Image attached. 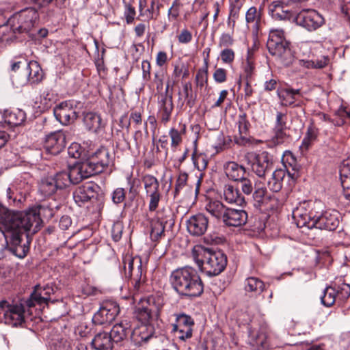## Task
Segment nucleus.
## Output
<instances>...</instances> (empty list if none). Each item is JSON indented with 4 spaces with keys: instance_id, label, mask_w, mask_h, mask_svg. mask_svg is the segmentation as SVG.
Returning <instances> with one entry per match:
<instances>
[{
    "instance_id": "1",
    "label": "nucleus",
    "mask_w": 350,
    "mask_h": 350,
    "mask_svg": "<svg viewBox=\"0 0 350 350\" xmlns=\"http://www.w3.org/2000/svg\"><path fill=\"white\" fill-rule=\"evenodd\" d=\"M48 213L52 217V210L46 206L38 205L25 212H13L0 202V230L3 233L9 250L19 258H25L29 250V243L21 244L22 235L25 232L32 230L37 232L42 222V217Z\"/></svg>"
},
{
    "instance_id": "2",
    "label": "nucleus",
    "mask_w": 350,
    "mask_h": 350,
    "mask_svg": "<svg viewBox=\"0 0 350 350\" xmlns=\"http://www.w3.org/2000/svg\"><path fill=\"white\" fill-rule=\"evenodd\" d=\"M170 282L175 291L182 297H199L204 291V284L200 275L191 267L172 271Z\"/></svg>"
},
{
    "instance_id": "3",
    "label": "nucleus",
    "mask_w": 350,
    "mask_h": 350,
    "mask_svg": "<svg viewBox=\"0 0 350 350\" xmlns=\"http://www.w3.org/2000/svg\"><path fill=\"white\" fill-rule=\"evenodd\" d=\"M191 256L200 271L210 277L219 275L227 265V257L223 252L200 245L193 247Z\"/></svg>"
},
{
    "instance_id": "4",
    "label": "nucleus",
    "mask_w": 350,
    "mask_h": 350,
    "mask_svg": "<svg viewBox=\"0 0 350 350\" xmlns=\"http://www.w3.org/2000/svg\"><path fill=\"white\" fill-rule=\"evenodd\" d=\"M142 183L146 192V197L148 201V211L152 213L155 212L153 219L166 224L170 215H167L164 208L157 210L163 198L158 179L153 175L146 174L142 177Z\"/></svg>"
},
{
    "instance_id": "5",
    "label": "nucleus",
    "mask_w": 350,
    "mask_h": 350,
    "mask_svg": "<svg viewBox=\"0 0 350 350\" xmlns=\"http://www.w3.org/2000/svg\"><path fill=\"white\" fill-rule=\"evenodd\" d=\"M267 48L271 55L278 57L284 65L288 66L292 63L293 55L282 29L269 30Z\"/></svg>"
},
{
    "instance_id": "6",
    "label": "nucleus",
    "mask_w": 350,
    "mask_h": 350,
    "mask_svg": "<svg viewBox=\"0 0 350 350\" xmlns=\"http://www.w3.org/2000/svg\"><path fill=\"white\" fill-rule=\"evenodd\" d=\"M38 18L37 10L27 8L13 14L8 19V23L14 33H29L38 24Z\"/></svg>"
},
{
    "instance_id": "7",
    "label": "nucleus",
    "mask_w": 350,
    "mask_h": 350,
    "mask_svg": "<svg viewBox=\"0 0 350 350\" xmlns=\"http://www.w3.org/2000/svg\"><path fill=\"white\" fill-rule=\"evenodd\" d=\"M161 306L153 296L140 298L134 311L135 318L142 324H150L159 315Z\"/></svg>"
},
{
    "instance_id": "8",
    "label": "nucleus",
    "mask_w": 350,
    "mask_h": 350,
    "mask_svg": "<svg viewBox=\"0 0 350 350\" xmlns=\"http://www.w3.org/2000/svg\"><path fill=\"white\" fill-rule=\"evenodd\" d=\"M350 296V285L346 283L340 284H334L327 286L321 297L322 304L326 307H330L335 303L340 305L343 304Z\"/></svg>"
},
{
    "instance_id": "9",
    "label": "nucleus",
    "mask_w": 350,
    "mask_h": 350,
    "mask_svg": "<svg viewBox=\"0 0 350 350\" xmlns=\"http://www.w3.org/2000/svg\"><path fill=\"white\" fill-rule=\"evenodd\" d=\"M245 159L252 171L260 178L264 177L272 168L271 159L266 151L259 154L254 152H247Z\"/></svg>"
},
{
    "instance_id": "10",
    "label": "nucleus",
    "mask_w": 350,
    "mask_h": 350,
    "mask_svg": "<svg viewBox=\"0 0 350 350\" xmlns=\"http://www.w3.org/2000/svg\"><path fill=\"white\" fill-rule=\"evenodd\" d=\"M120 312V306L113 300L102 302L99 310L94 314L92 322L95 325H105L111 323Z\"/></svg>"
},
{
    "instance_id": "11",
    "label": "nucleus",
    "mask_w": 350,
    "mask_h": 350,
    "mask_svg": "<svg viewBox=\"0 0 350 350\" xmlns=\"http://www.w3.org/2000/svg\"><path fill=\"white\" fill-rule=\"evenodd\" d=\"M86 161L91 167L94 175H96L102 173L113 164V159L108 149L101 146L92 153Z\"/></svg>"
},
{
    "instance_id": "12",
    "label": "nucleus",
    "mask_w": 350,
    "mask_h": 350,
    "mask_svg": "<svg viewBox=\"0 0 350 350\" xmlns=\"http://www.w3.org/2000/svg\"><path fill=\"white\" fill-rule=\"evenodd\" d=\"M311 202L304 201L293 211V217L299 228L307 227L312 229L310 224L314 221L317 212L312 208Z\"/></svg>"
},
{
    "instance_id": "13",
    "label": "nucleus",
    "mask_w": 350,
    "mask_h": 350,
    "mask_svg": "<svg viewBox=\"0 0 350 350\" xmlns=\"http://www.w3.org/2000/svg\"><path fill=\"white\" fill-rule=\"evenodd\" d=\"M194 325V321L191 316L185 314H176L172 332L178 340L185 342L192 337Z\"/></svg>"
},
{
    "instance_id": "14",
    "label": "nucleus",
    "mask_w": 350,
    "mask_h": 350,
    "mask_svg": "<svg viewBox=\"0 0 350 350\" xmlns=\"http://www.w3.org/2000/svg\"><path fill=\"white\" fill-rule=\"evenodd\" d=\"M299 25L310 31L317 30L325 23L323 17L314 10H303L297 16Z\"/></svg>"
},
{
    "instance_id": "15",
    "label": "nucleus",
    "mask_w": 350,
    "mask_h": 350,
    "mask_svg": "<svg viewBox=\"0 0 350 350\" xmlns=\"http://www.w3.org/2000/svg\"><path fill=\"white\" fill-rule=\"evenodd\" d=\"M338 215V213L336 211H327L320 215H317V213L314 221L310 224V226L312 228L334 230L339 224Z\"/></svg>"
},
{
    "instance_id": "16",
    "label": "nucleus",
    "mask_w": 350,
    "mask_h": 350,
    "mask_svg": "<svg viewBox=\"0 0 350 350\" xmlns=\"http://www.w3.org/2000/svg\"><path fill=\"white\" fill-rule=\"evenodd\" d=\"M66 135L63 131L51 133L45 137L44 147L51 154L60 153L66 147Z\"/></svg>"
},
{
    "instance_id": "17",
    "label": "nucleus",
    "mask_w": 350,
    "mask_h": 350,
    "mask_svg": "<svg viewBox=\"0 0 350 350\" xmlns=\"http://www.w3.org/2000/svg\"><path fill=\"white\" fill-rule=\"evenodd\" d=\"M2 321L5 324L13 327L21 325L24 321V307L21 304H9L6 301V306L3 308Z\"/></svg>"
},
{
    "instance_id": "18",
    "label": "nucleus",
    "mask_w": 350,
    "mask_h": 350,
    "mask_svg": "<svg viewBox=\"0 0 350 350\" xmlns=\"http://www.w3.org/2000/svg\"><path fill=\"white\" fill-rule=\"evenodd\" d=\"M54 115L62 124L68 125L73 122L77 118L76 108L70 101H64L57 105Z\"/></svg>"
},
{
    "instance_id": "19",
    "label": "nucleus",
    "mask_w": 350,
    "mask_h": 350,
    "mask_svg": "<svg viewBox=\"0 0 350 350\" xmlns=\"http://www.w3.org/2000/svg\"><path fill=\"white\" fill-rule=\"evenodd\" d=\"M269 14L275 21H290L294 17V12L282 1L276 0L270 3L268 8Z\"/></svg>"
},
{
    "instance_id": "20",
    "label": "nucleus",
    "mask_w": 350,
    "mask_h": 350,
    "mask_svg": "<svg viewBox=\"0 0 350 350\" xmlns=\"http://www.w3.org/2000/svg\"><path fill=\"white\" fill-rule=\"evenodd\" d=\"M53 288L48 284L44 287L36 285L29 299L26 301L27 305L28 307H33L36 304H47L51 300V295L53 294Z\"/></svg>"
},
{
    "instance_id": "21",
    "label": "nucleus",
    "mask_w": 350,
    "mask_h": 350,
    "mask_svg": "<svg viewBox=\"0 0 350 350\" xmlns=\"http://www.w3.org/2000/svg\"><path fill=\"white\" fill-rule=\"evenodd\" d=\"M208 226V218L202 213L192 215L187 221V228L190 234L196 237L203 235Z\"/></svg>"
},
{
    "instance_id": "22",
    "label": "nucleus",
    "mask_w": 350,
    "mask_h": 350,
    "mask_svg": "<svg viewBox=\"0 0 350 350\" xmlns=\"http://www.w3.org/2000/svg\"><path fill=\"white\" fill-rule=\"evenodd\" d=\"M262 11L255 6L250 7L245 13V22L248 27H252V36L258 38L262 24Z\"/></svg>"
},
{
    "instance_id": "23",
    "label": "nucleus",
    "mask_w": 350,
    "mask_h": 350,
    "mask_svg": "<svg viewBox=\"0 0 350 350\" xmlns=\"http://www.w3.org/2000/svg\"><path fill=\"white\" fill-rule=\"evenodd\" d=\"M72 184L76 185L81 182L83 179L94 176L91 167L88 165L87 161L77 163L69 168L67 172Z\"/></svg>"
},
{
    "instance_id": "24",
    "label": "nucleus",
    "mask_w": 350,
    "mask_h": 350,
    "mask_svg": "<svg viewBox=\"0 0 350 350\" xmlns=\"http://www.w3.org/2000/svg\"><path fill=\"white\" fill-rule=\"evenodd\" d=\"M247 217L245 211L228 207L222 221L227 226L240 227L246 224Z\"/></svg>"
},
{
    "instance_id": "25",
    "label": "nucleus",
    "mask_w": 350,
    "mask_h": 350,
    "mask_svg": "<svg viewBox=\"0 0 350 350\" xmlns=\"http://www.w3.org/2000/svg\"><path fill=\"white\" fill-rule=\"evenodd\" d=\"M98 187V186L93 183H88L79 187L73 193L75 202L79 206H82L95 197Z\"/></svg>"
},
{
    "instance_id": "26",
    "label": "nucleus",
    "mask_w": 350,
    "mask_h": 350,
    "mask_svg": "<svg viewBox=\"0 0 350 350\" xmlns=\"http://www.w3.org/2000/svg\"><path fill=\"white\" fill-rule=\"evenodd\" d=\"M169 85L165 88V94L161 96L159 101V116L161 122L166 124L171 119V116L174 109L172 96H167Z\"/></svg>"
},
{
    "instance_id": "27",
    "label": "nucleus",
    "mask_w": 350,
    "mask_h": 350,
    "mask_svg": "<svg viewBox=\"0 0 350 350\" xmlns=\"http://www.w3.org/2000/svg\"><path fill=\"white\" fill-rule=\"evenodd\" d=\"M329 60L327 55L318 57L314 52H310L307 57L298 59V65L308 69H322L329 64Z\"/></svg>"
},
{
    "instance_id": "28",
    "label": "nucleus",
    "mask_w": 350,
    "mask_h": 350,
    "mask_svg": "<svg viewBox=\"0 0 350 350\" xmlns=\"http://www.w3.org/2000/svg\"><path fill=\"white\" fill-rule=\"evenodd\" d=\"M237 124L239 129V137H234V142L241 146H245L250 143V123L247 120L245 113H242L239 115Z\"/></svg>"
},
{
    "instance_id": "29",
    "label": "nucleus",
    "mask_w": 350,
    "mask_h": 350,
    "mask_svg": "<svg viewBox=\"0 0 350 350\" xmlns=\"http://www.w3.org/2000/svg\"><path fill=\"white\" fill-rule=\"evenodd\" d=\"M153 334V327L150 324H142L131 329V340L135 345L141 346L150 339Z\"/></svg>"
},
{
    "instance_id": "30",
    "label": "nucleus",
    "mask_w": 350,
    "mask_h": 350,
    "mask_svg": "<svg viewBox=\"0 0 350 350\" xmlns=\"http://www.w3.org/2000/svg\"><path fill=\"white\" fill-rule=\"evenodd\" d=\"M243 289L247 296L249 297H256L265 291V284L260 278L251 276L245 280Z\"/></svg>"
},
{
    "instance_id": "31",
    "label": "nucleus",
    "mask_w": 350,
    "mask_h": 350,
    "mask_svg": "<svg viewBox=\"0 0 350 350\" xmlns=\"http://www.w3.org/2000/svg\"><path fill=\"white\" fill-rule=\"evenodd\" d=\"M124 269L128 277L144 275L142 259L139 256H126L123 259Z\"/></svg>"
},
{
    "instance_id": "32",
    "label": "nucleus",
    "mask_w": 350,
    "mask_h": 350,
    "mask_svg": "<svg viewBox=\"0 0 350 350\" xmlns=\"http://www.w3.org/2000/svg\"><path fill=\"white\" fill-rule=\"evenodd\" d=\"M114 344L111 334L107 332L96 334L91 341V347L94 350H113Z\"/></svg>"
},
{
    "instance_id": "33",
    "label": "nucleus",
    "mask_w": 350,
    "mask_h": 350,
    "mask_svg": "<svg viewBox=\"0 0 350 350\" xmlns=\"http://www.w3.org/2000/svg\"><path fill=\"white\" fill-rule=\"evenodd\" d=\"M109 333L111 334V338L115 343L127 340L128 336L131 334L130 322L124 320L115 324Z\"/></svg>"
},
{
    "instance_id": "34",
    "label": "nucleus",
    "mask_w": 350,
    "mask_h": 350,
    "mask_svg": "<svg viewBox=\"0 0 350 350\" xmlns=\"http://www.w3.org/2000/svg\"><path fill=\"white\" fill-rule=\"evenodd\" d=\"M182 89L178 92V103L183 106L186 104L189 108H192L196 101V94L193 92L192 84L190 81L182 83Z\"/></svg>"
},
{
    "instance_id": "35",
    "label": "nucleus",
    "mask_w": 350,
    "mask_h": 350,
    "mask_svg": "<svg viewBox=\"0 0 350 350\" xmlns=\"http://www.w3.org/2000/svg\"><path fill=\"white\" fill-rule=\"evenodd\" d=\"M224 198L228 203L235 204L239 206H243L246 203L245 198L239 188L230 184L224 186Z\"/></svg>"
},
{
    "instance_id": "36",
    "label": "nucleus",
    "mask_w": 350,
    "mask_h": 350,
    "mask_svg": "<svg viewBox=\"0 0 350 350\" xmlns=\"http://www.w3.org/2000/svg\"><path fill=\"white\" fill-rule=\"evenodd\" d=\"M286 174L293 178L291 174L286 169L280 168L275 170L267 182L269 189L272 192H279L282 188L283 180Z\"/></svg>"
},
{
    "instance_id": "37",
    "label": "nucleus",
    "mask_w": 350,
    "mask_h": 350,
    "mask_svg": "<svg viewBox=\"0 0 350 350\" xmlns=\"http://www.w3.org/2000/svg\"><path fill=\"white\" fill-rule=\"evenodd\" d=\"M227 177L232 181H238L245 175V168L234 161H228L224 165Z\"/></svg>"
},
{
    "instance_id": "38",
    "label": "nucleus",
    "mask_w": 350,
    "mask_h": 350,
    "mask_svg": "<svg viewBox=\"0 0 350 350\" xmlns=\"http://www.w3.org/2000/svg\"><path fill=\"white\" fill-rule=\"evenodd\" d=\"M227 208L221 201L217 200H207L204 206L211 215L221 221Z\"/></svg>"
},
{
    "instance_id": "39",
    "label": "nucleus",
    "mask_w": 350,
    "mask_h": 350,
    "mask_svg": "<svg viewBox=\"0 0 350 350\" xmlns=\"http://www.w3.org/2000/svg\"><path fill=\"white\" fill-rule=\"evenodd\" d=\"M319 134V129L316 127L313 121H311L308 126L304 137L302 140L300 148L304 150H308L312 145L317 140Z\"/></svg>"
},
{
    "instance_id": "40",
    "label": "nucleus",
    "mask_w": 350,
    "mask_h": 350,
    "mask_svg": "<svg viewBox=\"0 0 350 350\" xmlns=\"http://www.w3.org/2000/svg\"><path fill=\"white\" fill-rule=\"evenodd\" d=\"M131 278L132 289L130 291L129 297H125L126 299L131 300V304H135L137 301V296L143 292L144 289L145 275H141L140 276L133 275Z\"/></svg>"
},
{
    "instance_id": "41",
    "label": "nucleus",
    "mask_w": 350,
    "mask_h": 350,
    "mask_svg": "<svg viewBox=\"0 0 350 350\" xmlns=\"http://www.w3.org/2000/svg\"><path fill=\"white\" fill-rule=\"evenodd\" d=\"M83 124L88 131L94 133L103 126L100 116L94 112H88L84 114Z\"/></svg>"
},
{
    "instance_id": "42",
    "label": "nucleus",
    "mask_w": 350,
    "mask_h": 350,
    "mask_svg": "<svg viewBox=\"0 0 350 350\" xmlns=\"http://www.w3.org/2000/svg\"><path fill=\"white\" fill-rule=\"evenodd\" d=\"M185 124L179 123L177 128L172 127L169 131V136L171 139V147L175 150L183 142V135L186 133Z\"/></svg>"
},
{
    "instance_id": "43",
    "label": "nucleus",
    "mask_w": 350,
    "mask_h": 350,
    "mask_svg": "<svg viewBox=\"0 0 350 350\" xmlns=\"http://www.w3.org/2000/svg\"><path fill=\"white\" fill-rule=\"evenodd\" d=\"M27 72L28 80L32 83L40 82L43 78V72L39 64L36 61H31L27 64Z\"/></svg>"
},
{
    "instance_id": "44",
    "label": "nucleus",
    "mask_w": 350,
    "mask_h": 350,
    "mask_svg": "<svg viewBox=\"0 0 350 350\" xmlns=\"http://www.w3.org/2000/svg\"><path fill=\"white\" fill-rule=\"evenodd\" d=\"M301 95L300 89L286 88L282 89L278 94L279 97L285 106H291L297 100V96Z\"/></svg>"
},
{
    "instance_id": "45",
    "label": "nucleus",
    "mask_w": 350,
    "mask_h": 350,
    "mask_svg": "<svg viewBox=\"0 0 350 350\" xmlns=\"http://www.w3.org/2000/svg\"><path fill=\"white\" fill-rule=\"evenodd\" d=\"M150 226V239L153 241H157L164 237L165 224L153 218L149 221Z\"/></svg>"
},
{
    "instance_id": "46",
    "label": "nucleus",
    "mask_w": 350,
    "mask_h": 350,
    "mask_svg": "<svg viewBox=\"0 0 350 350\" xmlns=\"http://www.w3.org/2000/svg\"><path fill=\"white\" fill-rule=\"evenodd\" d=\"M148 122L144 123V130L136 129L133 133V139L136 148H139L148 143L149 132L148 131Z\"/></svg>"
},
{
    "instance_id": "47",
    "label": "nucleus",
    "mask_w": 350,
    "mask_h": 350,
    "mask_svg": "<svg viewBox=\"0 0 350 350\" xmlns=\"http://www.w3.org/2000/svg\"><path fill=\"white\" fill-rule=\"evenodd\" d=\"M244 79H253L255 72V63L253 58V53L248 50L245 62L243 65Z\"/></svg>"
},
{
    "instance_id": "48",
    "label": "nucleus",
    "mask_w": 350,
    "mask_h": 350,
    "mask_svg": "<svg viewBox=\"0 0 350 350\" xmlns=\"http://www.w3.org/2000/svg\"><path fill=\"white\" fill-rule=\"evenodd\" d=\"M25 113L21 109H16L6 116L5 121L12 126H19L25 120Z\"/></svg>"
},
{
    "instance_id": "49",
    "label": "nucleus",
    "mask_w": 350,
    "mask_h": 350,
    "mask_svg": "<svg viewBox=\"0 0 350 350\" xmlns=\"http://www.w3.org/2000/svg\"><path fill=\"white\" fill-rule=\"evenodd\" d=\"M39 189L44 196H50L55 193L57 188L54 179L52 177H48L42 180Z\"/></svg>"
},
{
    "instance_id": "50",
    "label": "nucleus",
    "mask_w": 350,
    "mask_h": 350,
    "mask_svg": "<svg viewBox=\"0 0 350 350\" xmlns=\"http://www.w3.org/2000/svg\"><path fill=\"white\" fill-rule=\"evenodd\" d=\"M124 4V17L125 18L126 23L128 25L133 24L135 16H136V10L134 7V0H123Z\"/></svg>"
},
{
    "instance_id": "51",
    "label": "nucleus",
    "mask_w": 350,
    "mask_h": 350,
    "mask_svg": "<svg viewBox=\"0 0 350 350\" xmlns=\"http://www.w3.org/2000/svg\"><path fill=\"white\" fill-rule=\"evenodd\" d=\"M188 174L185 172L180 171L176 180L174 197L176 198L179 196L180 191L187 186Z\"/></svg>"
},
{
    "instance_id": "52",
    "label": "nucleus",
    "mask_w": 350,
    "mask_h": 350,
    "mask_svg": "<svg viewBox=\"0 0 350 350\" xmlns=\"http://www.w3.org/2000/svg\"><path fill=\"white\" fill-rule=\"evenodd\" d=\"M208 68H200L195 77V83L198 88H202L208 85Z\"/></svg>"
},
{
    "instance_id": "53",
    "label": "nucleus",
    "mask_w": 350,
    "mask_h": 350,
    "mask_svg": "<svg viewBox=\"0 0 350 350\" xmlns=\"http://www.w3.org/2000/svg\"><path fill=\"white\" fill-rule=\"evenodd\" d=\"M52 178L55 181L57 189H63L71 183L69 176L67 174V172H59Z\"/></svg>"
},
{
    "instance_id": "54",
    "label": "nucleus",
    "mask_w": 350,
    "mask_h": 350,
    "mask_svg": "<svg viewBox=\"0 0 350 350\" xmlns=\"http://www.w3.org/2000/svg\"><path fill=\"white\" fill-rule=\"evenodd\" d=\"M254 200L259 204H265L267 201L270 200L272 198L268 196L267 189L264 187H258L253 193Z\"/></svg>"
},
{
    "instance_id": "55",
    "label": "nucleus",
    "mask_w": 350,
    "mask_h": 350,
    "mask_svg": "<svg viewBox=\"0 0 350 350\" xmlns=\"http://www.w3.org/2000/svg\"><path fill=\"white\" fill-rule=\"evenodd\" d=\"M118 124L120 129H117L115 126H113V133H115V135H119V134L122 133V129H125L127 131V132H129L131 127V124L128 114L124 113L123 115H122L118 120Z\"/></svg>"
},
{
    "instance_id": "56",
    "label": "nucleus",
    "mask_w": 350,
    "mask_h": 350,
    "mask_svg": "<svg viewBox=\"0 0 350 350\" xmlns=\"http://www.w3.org/2000/svg\"><path fill=\"white\" fill-rule=\"evenodd\" d=\"M143 109H132L130 111L129 120L130 124H133L134 127L137 128L142 123Z\"/></svg>"
},
{
    "instance_id": "57",
    "label": "nucleus",
    "mask_w": 350,
    "mask_h": 350,
    "mask_svg": "<svg viewBox=\"0 0 350 350\" xmlns=\"http://www.w3.org/2000/svg\"><path fill=\"white\" fill-rule=\"evenodd\" d=\"M221 62L227 65H231L235 59V52L230 48L224 49L220 52Z\"/></svg>"
},
{
    "instance_id": "58",
    "label": "nucleus",
    "mask_w": 350,
    "mask_h": 350,
    "mask_svg": "<svg viewBox=\"0 0 350 350\" xmlns=\"http://www.w3.org/2000/svg\"><path fill=\"white\" fill-rule=\"evenodd\" d=\"M288 128H273V141L279 144L285 142L288 137V135L287 134Z\"/></svg>"
},
{
    "instance_id": "59",
    "label": "nucleus",
    "mask_w": 350,
    "mask_h": 350,
    "mask_svg": "<svg viewBox=\"0 0 350 350\" xmlns=\"http://www.w3.org/2000/svg\"><path fill=\"white\" fill-rule=\"evenodd\" d=\"M71 342L64 338H61L55 341L51 347V350H71Z\"/></svg>"
},
{
    "instance_id": "60",
    "label": "nucleus",
    "mask_w": 350,
    "mask_h": 350,
    "mask_svg": "<svg viewBox=\"0 0 350 350\" xmlns=\"http://www.w3.org/2000/svg\"><path fill=\"white\" fill-rule=\"evenodd\" d=\"M234 40L232 34L223 33L219 38L218 46L220 48H230L234 44Z\"/></svg>"
},
{
    "instance_id": "61",
    "label": "nucleus",
    "mask_w": 350,
    "mask_h": 350,
    "mask_svg": "<svg viewBox=\"0 0 350 350\" xmlns=\"http://www.w3.org/2000/svg\"><path fill=\"white\" fill-rule=\"evenodd\" d=\"M178 41L180 44H187L190 43L193 39L192 33L186 27L181 29L180 32L176 36Z\"/></svg>"
},
{
    "instance_id": "62",
    "label": "nucleus",
    "mask_w": 350,
    "mask_h": 350,
    "mask_svg": "<svg viewBox=\"0 0 350 350\" xmlns=\"http://www.w3.org/2000/svg\"><path fill=\"white\" fill-rule=\"evenodd\" d=\"M195 166L200 171L205 170L208 165V160L204 154H193L192 157Z\"/></svg>"
},
{
    "instance_id": "63",
    "label": "nucleus",
    "mask_w": 350,
    "mask_h": 350,
    "mask_svg": "<svg viewBox=\"0 0 350 350\" xmlns=\"http://www.w3.org/2000/svg\"><path fill=\"white\" fill-rule=\"evenodd\" d=\"M228 71L223 68H217L213 75L214 81L217 83H223L227 81Z\"/></svg>"
},
{
    "instance_id": "64",
    "label": "nucleus",
    "mask_w": 350,
    "mask_h": 350,
    "mask_svg": "<svg viewBox=\"0 0 350 350\" xmlns=\"http://www.w3.org/2000/svg\"><path fill=\"white\" fill-rule=\"evenodd\" d=\"M92 328L85 322H81L75 328V332L76 335L80 337H87L91 333Z\"/></svg>"
}]
</instances>
